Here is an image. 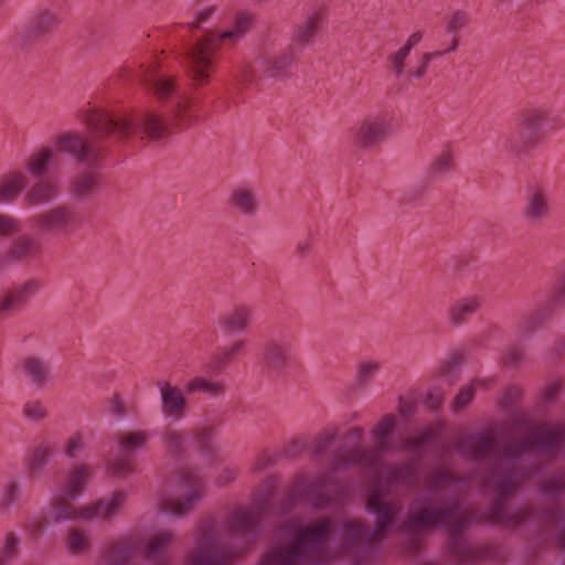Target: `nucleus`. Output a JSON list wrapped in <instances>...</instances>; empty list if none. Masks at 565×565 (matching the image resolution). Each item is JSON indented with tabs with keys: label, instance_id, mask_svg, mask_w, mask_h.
Wrapping results in <instances>:
<instances>
[{
	"label": "nucleus",
	"instance_id": "nucleus-1",
	"mask_svg": "<svg viewBox=\"0 0 565 565\" xmlns=\"http://www.w3.org/2000/svg\"><path fill=\"white\" fill-rule=\"evenodd\" d=\"M126 78L138 79L159 99L174 97L175 100L164 109L147 110L136 116L119 115L100 108L81 111L83 121L92 132V140L75 132H65L57 137V143L62 151L72 154L81 163H87L90 169L102 167V161L109 151L108 142L111 140L140 136L141 139L159 142L189 127L195 120V117L188 115L194 106L193 98L180 96L172 77L140 66L139 71L129 72Z\"/></svg>",
	"mask_w": 565,
	"mask_h": 565
},
{
	"label": "nucleus",
	"instance_id": "nucleus-2",
	"mask_svg": "<svg viewBox=\"0 0 565 565\" xmlns=\"http://www.w3.org/2000/svg\"><path fill=\"white\" fill-rule=\"evenodd\" d=\"M333 530L334 522L328 516L309 524L288 522L286 524L288 540L269 547L259 565L316 564Z\"/></svg>",
	"mask_w": 565,
	"mask_h": 565
},
{
	"label": "nucleus",
	"instance_id": "nucleus-3",
	"mask_svg": "<svg viewBox=\"0 0 565 565\" xmlns=\"http://www.w3.org/2000/svg\"><path fill=\"white\" fill-rule=\"evenodd\" d=\"M462 513L463 507L456 499L439 503L426 499L409 511L407 525L417 530L443 525L449 532L448 546L458 558V565L473 564L478 559L477 552L461 536L471 522Z\"/></svg>",
	"mask_w": 565,
	"mask_h": 565
},
{
	"label": "nucleus",
	"instance_id": "nucleus-4",
	"mask_svg": "<svg viewBox=\"0 0 565 565\" xmlns=\"http://www.w3.org/2000/svg\"><path fill=\"white\" fill-rule=\"evenodd\" d=\"M250 17L238 13L234 20V28L224 32L207 30L194 41H183L180 46V56L185 66L188 76L195 87L210 83L216 67V56L224 42L236 43L250 28Z\"/></svg>",
	"mask_w": 565,
	"mask_h": 565
},
{
	"label": "nucleus",
	"instance_id": "nucleus-5",
	"mask_svg": "<svg viewBox=\"0 0 565 565\" xmlns=\"http://www.w3.org/2000/svg\"><path fill=\"white\" fill-rule=\"evenodd\" d=\"M519 471L516 467L509 466L500 469L494 466L489 473V482L497 494L495 500L489 505L484 519L493 525H509L518 527L533 519L532 508H521L514 514L507 512V501L518 489Z\"/></svg>",
	"mask_w": 565,
	"mask_h": 565
},
{
	"label": "nucleus",
	"instance_id": "nucleus-6",
	"mask_svg": "<svg viewBox=\"0 0 565 565\" xmlns=\"http://www.w3.org/2000/svg\"><path fill=\"white\" fill-rule=\"evenodd\" d=\"M126 498L125 491L116 490L110 498H103L77 509L71 503L73 500L66 499L64 494L55 495L50 502V518L55 523L78 519L87 521L102 518L107 520L120 512Z\"/></svg>",
	"mask_w": 565,
	"mask_h": 565
},
{
	"label": "nucleus",
	"instance_id": "nucleus-7",
	"mask_svg": "<svg viewBox=\"0 0 565 565\" xmlns=\"http://www.w3.org/2000/svg\"><path fill=\"white\" fill-rule=\"evenodd\" d=\"M565 443V425L557 423L551 426L539 425L524 438H516L504 447L503 459L516 461L529 452L542 456H554Z\"/></svg>",
	"mask_w": 565,
	"mask_h": 565
},
{
	"label": "nucleus",
	"instance_id": "nucleus-8",
	"mask_svg": "<svg viewBox=\"0 0 565 565\" xmlns=\"http://www.w3.org/2000/svg\"><path fill=\"white\" fill-rule=\"evenodd\" d=\"M60 17L49 10L39 9L30 17L26 24L18 30L11 38V44L20 50L28 51L35 44L46 42L57 30Z\"/></svg>",
	"mask_w": 565,
	"mask_h": 565
},
{
	"label": "nucleus",
	"instance_id": "nucleus-9",
	"mask_svg": "<svg viewBox=\"0 0 565 565\" xmlns=\"http://www.w3.org/2000/svg\"><path fill=\"white\" fill-rule=\"evenodd\" d=\"M180 487L189 488L190 492L177 499L163 502V510L172 515L181 516L192 509L193 503L204 497L205 484L203 479L191 468H181L178 471Z\"/></svg>",
	"mask_w": 565,
	"mask_h": 565
},
{
	"label": "nucleus",
	"instance_id": "nucleus-10",
	"mask_svg": "<svg viewBox=\"0 0 565 565\" xmlns=\"http://www.w3.org/2000/svg\"><path fill=\"white\" fill-rule=\"evenodd\" d=\"M365 509L375 516L370 536H376V542H381L390 533L398 510L394 502L385 500L383 491L377 486L367 491Z\"/></svg>",
	"mask_w": 565,
	"mask_h": 565
},
{
	"label": "nucleus",
	"instance_id": "nucleus-11",
	"mask_svg": "<svg viewBox=\"0 0 565 565\" xmlns=\"http://www.w3.org/2000/svg\"><path fill=\"white\" fill-rule=\"evenodd\" d=\"M292 345L285 338H268L260 344L259 363L267 375H281L291 361Z\"/></svg>",
	"mask_w": 565,
	"mask_h": 565
},
{
	"label": "nucleus",
	"instance_id": "nucleus-12",
	"mask_svg": "<svg viewBox=\"0 0 565 565\" xmlns=\"http://www.w3.org/2000/svg\"><path fill=\"white\" fill-rule=\"evenodd\" d=\"M563 306H565V274L556 281L553 294L545 305L539 308L536 312L521 317L518 324L519 335L526 338L533 334L540 326L552 317L556 308Z\"/></svg>",
	"mask_w": 565,
	"mask_h": 565
},
{
	"label": "nucleus",
	"instance_id": "nucleus-13",
	"mask_svg": "<svg viewBox=\"0 0 565 565\" xmlns=\"http://www.w3.org/2000/svg\"><path fill=\"white\" fill-rule=\"evenodd\" d=\"M270 494L271 491L269 490L267 495H262L257 499V510H236L228 521V530L233 534L248 535L252 540H255L262 532V513L269 508Z\"/></svg>",
	"mask_w": 565,
	"mask_h": 565
},
{
	"label": "nucleus",
	"instance_id": "nucleus-14",
	"mask_svg": "<svg viewBox=\"0 0 565 565\" xmlns=\"http://www.w3.org/2000/svg\"><path fill=\"white\" fill-rule=\"evenodd\" d=\"M499 441V435L486 429L459 438L455 443L456 449L472 458L477 462L484 461L489 455L495 454V445Z\"/></svg>",
	"mask_w": 565,
	"mask_h": 565
},
{
	"label": "nucleus",
	"instance_id": "nucleus-15",
	"mask_svg": "<svg viewBox=\"0 0 565 565\" xmlns=\"http://www.w3.org/2000/svg\"><path fill=\"white\" fill-rule=\"evenodd\" d=\"M32 221L44 232L77 227L82 223L76 207L72 204L57 205L47 212L33 216Z\"/></svg>",
	"mask_w": 565,
	"mask_h": 565
},
{
	"label": "nucleus",
	"instance_id": "nucleus-16",
	"mask_svg": "<svg viewBox=\"0 0 565 565\" xmlns=\"http://www.w3.org/2000/svg\"><path fill=\"white\" fill-rule=\"evenodd\" d=\"M390 125L381 116H367L354 134L353 143L359 148L374 149L386 139Z\"/></svg>",
	"mask_w": 565,
	"mask_h": 565
},
{
	"label": "nucleus",
	"instance_id": "nucleus-17",
	"mask_svg": "<svg viewBox=\"0 0 565 565\" xmlns=\"http://www.w3.org/2000/svg\"><path fill=\"white\" fill-rule=\"evenodd\" d=\"M522 216L530 224H540L551 214L550 198L542 185L529 186L525 195Z\"/></svg>",
	"mask_w": 565,
	"mask_h": 565
},
{
	"label": "nucleus",
	"instance_id": "nucleus-18",
	"mask_svg": "<svg viewBox=\"0 0 565 565\" xmlns=\"http://www.w3.org/2000/svg\"><path fill=\"white\" fill-rule=\"evenodd\" d=\"M547 120L548 113L545 109H525L513 130L520 134L533 148H536L540 142L541 131Z\"/></svg>",
	"mask_w": 565,
	"mask_h": 565
},
{
	"label": "nucleus",
	"instance_id": "nucleus-19",
	"mask_svg": "<svg viewBox=\"0 0 565 565\" xmlns=\"http://www.w3.org/2000/svg\"><path fill=\"white\" fill-rule=\"evenodd\" d=\"M547 120L548 113L545 109H525L513 130L520 134L533 148H536L540 142L541 131Z\"/></svg>",
	"mask_w": 565,
	"mask_h": 565
},
{
	"label": "nucleus",
	"instance_id": "nucleus-20",
	"mask_svg": "<svg viewBox=\"0 0 565 565\" xmlns=\"http://www.w3.org/2000/svg\"><path fill=\"white\" fill-rule=\"evenodd\" d=\"M94 478V469L90 465H73L65 477L62 486V494L68 500H77L84 492L87 484Z\"/></svg>",
	"mask_w": 565,
	"mask_h": 565
},
{
	"label": "nucleus",
	"instance_id": "nucleus-21",
	"mask_svg": "<svg viewBox=\"0 0 565 565\" xmlns=\"http://www.w3.org/2000/svg\"><path fill=\"white\" fill-rule=\"evenodd\" d=\"M420 459L413 458L411 461L396 462L385 472L384 482L386 486H414L418 479L417 467Z\"/></svg>",
	"mask_w": 565,
	"mask_h": 565
},
{
	"label": "nucleus",
	"instance_id": "nucleus-22",
	"mask_svg": "<svg viewBox=\"0 0 565 565\" xmlns=\"http://www.w3.org/2000/svg\"><path fill=\"white\" fill-rule=\"evenodd\" d=\"M370 531L363 522L347 520L340 525L341 546L344 550H354L362 542L376 541V536H370Z\"/></svg>",
	"mask_w": 565,
	"mask_h": 565
},
{
	"label": "nucleus",
	"instance_id": "nucleus-23",
	"mask_svg": "<svg viewBox=\"0 0 565 565\" xmlns=\"http://www.w3.org/2000/svg\"><path fill=\"white\" fill-rule=\"evenodd\" d=\"M299 53L288 46L281 54L262 61V71L265 77L285 79L289 77L288 70L298 57Z\"/></svg>",
	"mask_w": 565,
	"mask_h": 565
},
{
	"label": "nucleus",
	"instance_id": "nucleus-24",
	"mask_svg": "<svg viewBox=\"0 0 565 565\" xmlns=\"http://www.w3.org/2000/svg\"><path fill=\"white\" fill-rule=\"evenodd\" d=\"M233 547H200L191 557L190 565H228L236 557Z\"/></svg>",
	"mask_w": 565,
	"mask_h": 565
},
{
	"label": "nucleus",
	"instance_id": "nucleus-25",
	"mask_svg": "<svg viewBox=\"0 0 565 565\" xmlns=\"http://www.w3.org/2000/svg\"><path fill=\"white\" fill-rule=\"evenodd\" d=\"M322 24V15L319 12H313L306 20L295 26L294 38L289 46L298 53L302 47L310 44L315 36L318 34Z\"/></svg>",
	"mask_w": 565,
	"mask_h": 565
},
{
	"label": "nucleus",
	"instance_id": "nucleus-26",
	"mask_svg": "<svg viewBox=\"0 0 565 565\" xmlns=\"http://www.w3.org/2000/svg\"><path fill=\"white\" fill-rule=\"evenodd\" d=\"M162 409L166 414L181 418L186 407V398L177 386H172L169 382L159 381Z\"/></svg>",
	"mask_w": 565,
	"mask_h": 565
},
{
	"label": "nucleus",
	"instance_id": "nucleus-27",
	"mask_svg": "<svg viewBox=\"0 0 565 565\" xmlns=\"http://www.w3.org/2000/svg\"><path fill=\"white\" fill-rule=\"evenodd\" d=\"M252 310L246 306H237L234 310L218 319V326L226 334L243 333L249 326Z\"/></svg>",
	"mask_w": 565,
	"mask_h": 565
},
{
	"label": "nucleus",
	"instance_id": "nucleus-28",
	"mask_svg": "<svg viewBox=\"0 0 565 565\" xmlns=\"http://www.w3.org/2000/svg\"><path fill=\"white\" fill-rule=\"evenodd\" d=\"M38 288L39 282L31 279L19 289L8 292L4 298L0 299V316H7L20 309L26 302L30 292Z\"/></svg>",
	"mask_w": 565,
	"mask_h": 565
},
{
	"label": "nucleus",
	"instance_id": "nucleus-29",
	"mask_svg": "<svg viewBox=\"0 0 565 565\" xmlns=\"http://www.w3.org/2000/svg\"><path fill=\"white\" fill-rule=\"evenodd\" d=\"M102 174L89 171L74 178L70 193L76 200L83 201L92 196L100 186Z\"/></svg>",
	"mask_w": 565,
	"mask_h": 565
},
{
	"label": "nucleus",
	"instance_id": "nucleus-30",
	"mask_svg": "<svg viewBox=\"0 0 565 565\" xmlns=\"http://www.w3.org/2000/svg\"><path fill=\"white\" fill-rule=\"evenodd\" d=\"M327 483H333L331 478H318L313 481L305 482L306 498L311 499V505L316 510H322L333 503V498L324 491Z\"/></svg>",
	"mask_w": 565,
	"mask_h": 565
},
{
	"label": "nucleus",
	"instance_id": "nucleus-31",
	"mask_svg": "<svg viewBox=\"0 0 565 565\" xmlns=\"http://www.w3.org/2000/svg\"><path fill=\"white\" fill-rule=\"evenodd\" d=\"M481 307L477 297H468L457 300L448 309L449 321L452 326L458 327L465 323L470 316L476 313Z\"/></svg>",
	"mask_w": 565,
	"mask_h": 565
},
{
	"label": "nucleus",
	"instance_id": "nucleus-32",
	"mask_svg": "<svg viewBox=\"0 0 565 565\" xmlns=\"http://www.w3.org/2000/svg\"><path fill=\"white\" fill-rule=\"evenodd\" d=\"M438 436L439 431L436 428L428 426L418 435L406 439L401 448L407 450L409 454L415 456V458L420 459L419 457L426 452V446L436 444L438 441Z\"/></svg>",
	"mask_w": 565,
	"mask_h": 565
},
{
	"label": "nucleus",
	"instance_id": "nucleus-33",
	"mask_svg": "<svg viewBox=\"0 0 565 565\" xmlns=\"http://www.w3.org/2000/svg\"><path fill=\"white\" fill-rule=\"evenodd\" d=\"M26 185V178L21 172H10L0 179V202H12L19 198Z\"/></svg>",
	"mask_w": 565,
	"mask_h": 565
},
{
	"label": "nucleus",
	"instance_id": "nucleus-34",
	"mask_svg": "<svg viewBox=\"0 0 565 565\" xmlns=\"http://www.w3.org/2000/svg\"><path fill=\"white\" fill-rule=\"evenodd\" d=\"M42 252V246L39 242L31 238L29 235H22L14 239L7 253V258L12 262H20L30 255H35Z\"/></svg>",
	"mask_w": 565,
	"mask_h": 565
},
{
	"label": "nucleus",
	"instance_id": "nucleus-35",
	"mask_svg": "<svg viewBox=\"0 0 565 565\" xmlns=\"http://www.w3.org/2000/svg\"><path fill=\"white\" fill-rule=\"evenodd\" d=\"M57 185L51 180H40L30 189L24 200L29 205L44 204L57 196Z\"/></svg>",
	"mask_w": 565,
	"mask_h": 565
},
{
	"label": "nucleus",
	"instance_id": "nucleus-36",
	"mask_svg": "<svg viewBox=\"0 0 565 565\" xmlns=\"http://www.w3.org/2000/svg\"><path fill=\"white\" fill-rule=\"evenodd\" d=\"M52 450L47 446L40 445L33 449L24 461V468L31 479L42 475L44 468L50 462Z\"/></svg>",
	"mask_w": 565,
	"mask_h": 565
},
{
	"label": "nucleus",
	"instance_id": "nucleus-37",
	"mask_svg": "<svg viewBox=\"0 0 565 565\" xmlns=\"http://www.w3.org/2000/svg\"><path fill=\"white\" fill-rule=\"evenodd\" d=\"M503 149L509 157L519 161H524L529 158L533 148L526 140L522 138L520 134H516L513 129L507 134L503 142Z\"/></svg>",
	"mask_w": 565,
	"mask_h": 565
},
{
	"label": "nucleus",
	"instance_id": "nucleus-38",
	"mask_svg": "<svg viewBox=\"0 0 565 565\" xmlns=\"http://www.w3.org/2000/svg\"><path fill=\"white\" fill-rule=\"evenodd\" d=\"M148 439L149 434L145 430L127 431L117 436L119 450L127 455L146 448Z\"/></svg>",
	"mask_w": 565,
	"mask_h": 565
},
{
	"label": "nucleus",
	"instance_id": "nucleus-39",
	"mask_svg": "<svg viewBox=\"0 0 565 565\" xmlns=\"http://www.w3.org/2000/svg\"><path fill=\"white\" fill-rule=\"evenodd\" d=\"M349 468L361 465L366 471H372L382 466L381 459L370 449L358 448L345 451Z\"/></svg>",
	"mask_w": 565,
	"mask_h": 565
},
{
	"label": "nucleus",
	"instance_id": "nucleus-40",
	"mask_svg": "<svg viewBox=\"0 0 565 565\" xmlns=\"http://www.w3.org/2000/svg\"><path fill=\"white\" fill-rule=\"evenodd\" d=\"M395 427L394 415H385L376 425L374 431L375 444L382 452L392 450L391 436Z\"/></svg>",
	"mask_w": 565,
	"mask_h": 565
},
{
	"label": "nucleus",
	"instance_id": "nucleus-41",
	"mask_svg": "<svg viewBox=\"0 0 565 565\" xmlns=\"http://www.w3.org/2000/svg\"><path fill=\"white\" fill-rule=\"evenodd\" d=\"M25 374L31 379L32 383L38 387H43L50 374L49 366L44 365L41 360L28 356L22 361Z\"/></svg>",
	"mask_w": 565,
	"mask_h": 565
},
{
	"label": "nucleus",
	"instance_id": "nucleus-42",
	"mask_svg": "<svg viewBox=\"0 0 565 565\" xmlns=\"http://www.w3.org/2000/svg\"><path fill=\"white\" fill-rule=\"evenodd\" d=\"M462 363L463 354L458 352L449 353L448 358L439 366V375L452 385L460 377Z\"/></svg>",
	"mask_w": 565,
	"mask_h": 565
},
{
	"label": "nucleus",
	"instance_id": "nucleus-43",
	"mask_svg": "<svg viewBox=\"0 0 565 565\" xmlns=\"http://www.w3.org/2000/svg\"><path fill=\"white\" fill-rule=\"evenodd\" d=\"M231 203L243 214L252 216L258 210V202L254 194L247 190L234 191L231 196Z\"/></svg>",
	"mask_w": 565,
	"mask_h": 565
},
{
	"label": "nucleus",
	"instance_id": "nucleus-44",
	"mask_svg": "<svg viewBox=\"0 0 565 565\" xmlns=\"http://www.w3.org/2000/svg\"><path fill=\"white\" fill-rule=\"evenodd\" d=\"M540 491L544 497L552 500L551 505L545 509H551L555 504L563 507L559 502L561 497L565 493V481L563 479L555 477L546 479L541 483Z\"/></svg>",
	"mask_w": 565,
	"mask_h": 565
},
{
	"label": "nucleus",
	"instance_id": "nucleus-45",
	"mask_svg": "<svg viewBox=\"0 0 565 565\" xmlns=\"http://www.w3.org/2000/svg\"><path fill=\"white\" fill-rule=\"evenodd\" d=\"M172 539L169 532H159L152 536L145 546L146 555L151 557L152 561L158 565V562L166 559L164 555L161 554L162 550L170 543Z\"/></svg>",
	"mask_w": 565,
	"mask_h": 565
},
{
	"label": "nucleus",
	"instance_id": "nucleus-46",
	"mask_svg": "<svg viewBox=\"0 0 565 565\" xmlns=\"http://www.w3.org/2000/svg\"><path fill=\"white\" fill-rule=\"evenodd\" d=\"M456 168L452 161V153L450 150H443L430 163L428 168V175L433 179L440 178L445 173L454 171Z\"/></svg>",
	"mask_w": 565,
	"mask_h": 565
},
{
	"label": "nucleus",
	"instance_id": "nucleus-47",
	"mask_svg": "<svg viewBox=\"0 0 565 565\" xmlns=\"http://www.w3.org/2000/svg\"><path fill=\"white\" fill-rule=\"evenodd\" d=\"M19 555L20 539L13 532H8L0 547V565H10Z\"/></svg>",
	"mask_w": 565,
	"mask_h": 565
},
{
	"label": "nucleus",
	"instance_id": "nucleus-48",
	"mask_svg": "<svg viewBox=\"0 0 565 565\" xmlns=\"http://www.w3.org/2000/svg\"><path fill=\"white\" fill-rule=\"evenodd\" d=\"M204 392L212 396L221 395L225 392L223 384L206 380L204 377H195L186 385V393Z\"/></svg>",
	"mask_w": 565,
	"mask_h": 565
},
{
	"label": "nucleus",
	"instance_id": "nucleus-49",
	"mask_svg": "<svg viewBox=\"0 0 565 565\" xmlns=\"http://www.w3.org/2000/svg\"><path fill=\"white\" fill-rule=\"evenodd\" d=\"M381 363L376 361L363 362L359 365L354 383L359 388H365L372 382L373 376L380 371Z\"/></svg>",
	"mask_w": 565,
	"mask_h": 565
},
{
	"label": "nucleus",
	"instance_id": "nucleus-50",
	"mask_svg": "<svg viewBox=\"0 0 565 565\" xmlns=\"http://www.w3.org/2000/svg\"><path fill=\"white\" fill-rule=\"evenodd\" d=\"M52 160V151L47 148H43L40 151L33 153L30 158L28 170L34 177L43 175L47 166Z\"/></svg>",
	"mask_w": 565,
	"mask_h": 565
},
{
	"label": "nucleus",
	"instance_id": "nucleus-51",
	"mask_svg": "<svg viewBox=\"0 0 565 565\" xmlns=\"http://www.w3.org/2000/svg\"><path fill=\"white\" fill-rule=\"evenodd\" d=\"M166 448L170 456L174 459H180L185 451V438L182 433L178 430H168L163 437Z\"/></svg>",
	"mask_w": 565,
	"mask_h": 565
},
{
	"label": "nucleus",
	"instance_id": "nucleus-52",
	"mask_svg": "<svg viewBox=\"0 0 565 565\" xmlns=\"http://www.w3.org/2000/svg\"><path fill=\"white\" fill-rule=\"evenodd\" d=\"M49 525H50V520H49L47 515L42 514V515L29 518L24 522L23 527L26 531L30 540H32L33 542H38L42 537V535L44 534V532L49 527Z\"/></svg>",
	"mask_w": 565,
	"mask_h": 565
},
{
	"label": "nucleus",
	"instance_id": "nucleus-53",
	"mask_svg": "<svg viewBox=\"0 0 565 565\" xmlns=\"http://www.w3.org/2000/svg\"><path fill=\"white\" fill-rule=\"evenodd\" d=\"M305 482V480H298L295 482L287 497L280 503L282 512H291L301 502V500L306 498Z\"/></svg>",
	"mask_w": 565,
	"mask_h": 565
},
{
	"label": "nucleus",
	"instance_id": "nucleus-54",
	"mask_svg": "<svg viewBox=\"0 0 565 565\" xmlns=\"http://www.w3.org/2000/svg\"><path fill=\"white\" fill-rule=\"evenodd\" d=\"M21 498V486L20 483L10 478L8 483L4 486L1 499H0V509L7 510L14 503H17Z\"/></svg>",
	"mask_w": 565,
	"mask_h": 565
},
{
	"label": "nucleus",
	"instance_id": "nucleus-55",
	"mask_svg": "<svg viewBox=\"0 0 565 565\" xmlns=\"http://www.w3.org/2000/svg\"><path fill=\"white\" fill-rule=\"evenodd\" d=\"M216 11L217 6L215 4H210L202 9H198L193 13L192 21L186 22L185 25L189 28L190 31L203 30L204 24H206L213 18Z\"/></svg>",
	"mask_w": 565,
	"mask_h": 565
},
{
	"label": "nucleus",
	"instance_id": "nucleus-56",
	"mask_svg": "<svg viewBox=\"0 0 565 565\" xmlns=\"http://www.w3.org/2000/svg\"><path fill=\"white\" fill-rule=\"evenodd\" d=\"M108 29L105 24L99 22H93L88 26L86 25L81 36L85 39L86 41L90 43V45H98L100 44L104 39L108 35Z\"/></svg>",
	"mask_w": 565,
	"mask_h": 565
},
{
	"label": "nucleus",
	"instance_id": "nucleus-57",
	"mask_svg": "<svg viewBox=\"0 0 565 565\" xmlns=\"http://www.w3.org/2000/svg\"><path fill=\"white\" fill-rule=\"evenodd\" d=\"M545 510L546 509H542L540 512H536V519L548 524L564 523L561 527L556 530V533L553 536V542L559 551H565V519L551 520L550 516L543 514Z\"/></svg>",
	"mask_w": 565,
	"mask_h": 565
},
{
	"label": "nucleus",
	"instance_id": "nucleus-58",
	"mask_svg": "<svg viewBox=\"0 0 565 565\" xmlns=\"http://www.w3.org/2000/svg\"><path fill=\"white\" fill-rule=\"evenodd\" d=\"M215 525L212 519H205L200 524L198 543L201 547L215 545Z\"/></svg>",
	"mask_w": 565,
	"mask_h": 565
},
{
	"label": "nucleus",
	"instance_id": "nucleus-59",
	"mask_svg": "<svg viewBox=\"0 0 565 565\" xmlns=\"http://www.w3.org/2000/svg\"><path fill=\"white\" fill-rule=\"evenodd\" d=\"M108 470L116 477L126 478L135 471V467L130 459L119 456L109 465Z\"/></svg>",
	"mask_w": 565,
	"mask_h": 565
},
{
	"label": "nucleus",
	"instance_id": "nucleus-60",
	"mask_svg": "<svg viewBox=\"0 0 565 565\" xmlns=\"http://www.w3.org/2000/svg\"><path fill=\"white\" fill-rule=\"evenodd\" d=\"M196 444L201 455L213 458L216 455V448L210 437L209 430H200L196 436Z\"/></svg>",
	"mask_w": 565,
	"mask_h": 565
},
{
	"label": "nucleus",
	"instance_id": "nucleus-61",
	"mask_svg": "<svg viewBox=\"0 0 565 565\" xmlns=\"http://www.w3.org/2000/svg\"><path fill=\"white\" fill-rule=\"evenodd\" d=\"M246 345L245 340H237L230 347H224L217 349V353L223 359L224 363L228 366L232 362H234L238 354L243 351Z\"/></svg>",
	"mask_w": 565,
	"mask_h": 565
},
{
	"label": "nucleus",
	"instance_id": "nucleus-62",
	"mask_svg": "<svg viewBox=\"0 0 565 565\" xmlns=\"http://www.w3.org/2000/svg\"><path fill=\"white\" fill-rule=\"evenodd\" d=\"M470 22L468 13L463 10H457L447 24V32L458 36V32L466 28Z\"/></svg>",
	"mask_w": 565,
	"mask_h": 565
},
{
	"label": "nucleus",
	"instance_id": "nucleus-63",
	"mask_svg": "<svg viewBox=\"0 0 565 565\" xmlns=\"http://www.w3.org/2000/svg\"><path fill=\"white\" fill-rule=\"evenodd\" d=\"M337 439L335 433H328L324 435H319L313 445L312 455L316 459L323 457L329 448V446L334 443Z\"/></svg>",
	"mask_w": 565,
	"mask_h": 565
},
{
	"label": "nucleus",
	"instance_id": "nucleus-64",
	"mask_svg": "<svg viewBox=\"0 0 565 565\" xmlns=\"http://www.w3.org/2000/svg\"><path fill=\"white\" fill-rule=\"evenodd\" d=\"M87 546V535L83 531L76 530L70 533L67 547L72 554H79Z\"/></svg>",
	"mask_w": 565,
	"mask_h": 565
}]
</instances>
